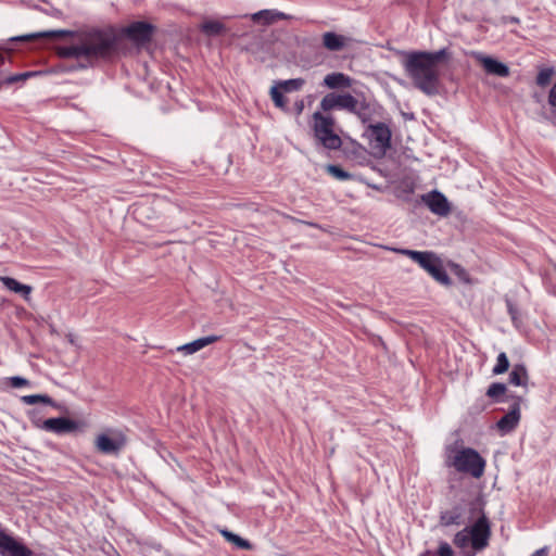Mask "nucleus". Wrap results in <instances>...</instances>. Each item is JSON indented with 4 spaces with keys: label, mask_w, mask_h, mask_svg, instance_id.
Returning a JSON list of instances; mask_svg holds the SVG:
<instances>
[{
    "label": "nucleus",
    "mask_w": 556,
    "mask_h": 556,
    "mask_svg": "<svg viewBox=\"0 0 556 556\" xmlns=\"http://www.w3.org/2000/svg\"><path fill=\"white\" fill-rule=\"evenodd\" d=\"M446 50L435 52L414 51L405 53L403 66L414 86L427 96L439 91L440 62L445 58Z\"/></svg>",
    "instance_id": "obj_1"
},
{
    "label": "nucleus",
    "mask_w": 556,
    "mask_h": 556,
    "mask_svg": "<svg viewBox=\"0 0 556 556\" xmlns=\"http://www.w3.org/2000/svg\"><path fill=\"white\" fill-rule=\"evenodd\" d=\"M471 514L477 516V520L458 531L453 539L454 545L462 551L463 556H476L485 549L492 534L490 521L480 500L471 503Z\"/></svg>",
    "instance_id": "obj_2"
},
{
    "label": "nucleus",
    "mask_w": 556,
    "mask_h": 556,
    "mask_svg": "<svg viewBox=\"0 0 556 556\" xmlns=\"http://www.w3.org/2000/svg\"><path fill=\"white\" fill-rule=\"evenodd\" d=\"M115 47V37L109 31L94 30L86 34L79 43L61 50L66 58H85L89 62L111 55Z\"/></svg>",
    "instance_id": "obj_3"
},
{
    "label": "nucleus",
    "mask_w": 556,
    "mask_h": 556,
    "mask_svg": "<svg viewBox=\"0 0 556 556\" xmlns=\"http://www.w3.org/2000/svg\"><path fill=\"white\" fill-rule=\"evenodd\" d=\"M444 463L456 472L480 479L484 475L485 459L472 447L448 445L445 447Z\"/></svg>",
    "instance_id": "obj_4"
},
{
    "label": "nucleus",
    "mask_w": 556,
    "mask_h": 556,
    "mask_svg": "<svg viewBox=\"0 0 556 556\" xmlns=\"http://www.w3.org/2000/svg\"><path fill=\"white\" fill-rule=\"evenodd\" d=\"M394 252L409 257L426 270L435 281L443 286H450L451 279L443 268L441 258L431 251H415L408 249H392Z\"/></svg>",
    "instance_id": "obj_5"
},
{
    "label": "nucleus",
    "mask_w": 556,
    "mask_h": 556,
    "mask_svg": "<svg viewBox=\"0 0 556 556\" xmlns=\"http://www.w3.org/2000/svg\"><path fill=\"white\" fill-rule=\"evenodd\" d=\"M320 109L324 112H329L332 110H344L357 115L363 122H366V116L363 112L365 109H367L365 101L359 102L351 93H327L320 101Z\"/></svg>",
    "instance_id": "obj_6"
},
{
    "label": "nucleus",
    "mask_w": 556,
    "mask_h": 556,
    "mask_svg": "<svg viewBox=\"0 0 556 556\" xmlns=\"http://www.w3.org/2000/svg\"><path fill=\"white\" fill-rule=\"evenodd\" d=\"M334 119L320 112L313 114V129L316 139L327 149L337 150L341 147V138L334 132Z\"/></svg>",
    "instance_id": "obj_7"
},
{
    "label": "nucleus",
    "mask_w": 556,
    "mask_h": 556,
    "mask_svg": "<svg viewBox=\"0 0 556 556\" xmlns=\"http://www.w3.org/2000/svg\"><path fill=\"white\" fill-rule=\"evenodd\" d=\"M127 437L124 430L110 428L97 435L94 446L103 454L117 455L126 445Z\"/></svg>",
    "instance_id": "obj_8"
},
{
    "label": "nucleus",
    "mask_w": 556,
    "mask_h": 556,
    "mask_svg": "<svg viewBox=\"0 0 556 556\" xmlns=\"http://www.w3.org/2000/svg\"><path fill=\"white\" fill-rule=\"evenodd\" d=\"M370 146L377 154L383 155L391 146V130L383 123L368 126Z\"/></svg>",
    "instance_id": "obj_9"
},
{
    "label": "nucleus",
    "mask_w": 556,
    "mask_h": 556,
    "mask_svg": "<svg viewBox=\"0 0 556 556\" xmlns=\"http://www.w3.org/2000/svg\"><path fill=\"white\" fill-rule=\"evenodd\" d=\"M421 201L433 214L439 216H447L451 212V205L446 197L440 191L433 190L422 194Z\"/></svg>",
    "instance_id": "obj_10"
},
{
    "label": "nucleus",
    "mask_w": 556,
    "mask_h": 556,
    "mask_svg": "<svg viewBox=\"0 0 556 556\" xmlns=\"http://www.w3.org/2000/svg\"><path fill=\"white\" fill-rule=\"evenodd\" d=\"M153 27L144 22H135L125 28L126 36L138 45L150 41Z\"/></svg>",
    "instance_id": "obj_11"
},
{
    "label": "nucleus",
    "mask_w": 556,
    "mask_h": 556,
    "mask_svg": "<svg viewBox=\"0 0 556 556\" xmlns=\"http://www.w3.org/2000/svg\"><path fill=\"white\" fill-rule=\"evenodd\" d=\"M475 58L488 74L498 77H507L509 75V68L506 64L482 53H475Z\"/></svg>",
    "instance_id": "obj_12"
},
{
    "label": "nucleus",
    "mask_w": 556,
    "mask_h": 556,
    "mask_svg": "<svg viewBox=\"0 0 556 556\" xmlns=\"http://www.w3.org/2000/svg\"><path fill=\"white\" fill-rule=\"evenodd\" d=\"M41 428L49 432L62 434V433H68V432L76 430L77 425L75 421H73L71 419H67L64 417H59V418L46 419L42 422Z\"/></svg>",
    "instance_id": "obj_13"
},
{
    "label": "nucleus",
    "mask_w": 556,
    "mask_h": 556,
    "mask_svg": "<svg viewBox=\"0 0 556 556\" xmlns=\"http://www.w3.org/2000/svg\"><path fill=\"white\" fill-rule=\"evenodd\" d=\"M519 420L520 407L518 403H515L511 409L497 421L496 427L502 434H507L518 426Z\"/></svg>",
    "instance_id": "obj_14"
},
{
    "label": "nucleus",
    "mask_w": 556,
    "mask_h": 556,
    "mask_svg": "<svg viewBox=\"0 0 556 556\" xmlns=\"http://www.w3.org/2000/svg\"><path fill=\"white\" fill-rule=\"evenodd\" d=\"M0 551L7 552L11 556H28L30 554L27 547L2 532H0Z\"/></svg>",
    "instance_id": "obj_15"
},
{
    "label": "nucleus",
    "mask_w": 556,
    "mask_h": 556,
    "mask_svg": "<svg viewBox=\"0 0 556 556\" xmlns=\"http://www.w3.org/2000/svg\"><path fill=\"white\" fill-rule=\"evenodd\" d=\"M220 339H222L220 336H215V334L199 338L192 342H189V343L178 346L177 351L184 353L185 355H191V354L204 349L205 346L219 341Z\"/></svg>",
    "instance_id": "obj_16"
},
{
    "label": "nucleus",
    "mask_w": 556,
    "mask_h": 556,
    "mask_svg": "<svg viewBox=\"0 0 556 556\" xmlns=\"http://www.w3.org/2000/svg\"><path fill=\"white\" fill-rule=\"evenodd\" d=\"M252 21L255 23H262L264 25H270L279 20H287L288 15L277 10H261L250 15Z\"/></svg>",
    "instance_id": "obj_17"
},
{
    "label": "nucleus",
    "mask_w": 556,
    "mask_h": 556,
    "mask_svg": "<svg viewBox=\"0 0 556 556\" xmlns=\"http://www.w3.org/2000/svg\"><path fill=\"white\" fill-rule=\"evenodd\" d=\"M349 41L350 39L345 36L336 34L333 31H327L323 35V45L329 51H340L348 45Z\"/></svg>",
    "instance_id": "obj_18"
},
{
    "label": "nucleus",
    "mask_w": 556,
    "mask_h": 556,
    "mask_svg": "<svg viewBox=\"0 0 556 556\" xmlns=\"http://www.w3.org/2000/svg\"><path fill=\"white\" fill-rule=\"evenodd\" d=\"M465 522L463 508L455 506L452 509L445 510L440 516V523L442 526H460Z\"/></svg>",
    "instance_id": "obj_19"
},
{
    "label": "nucleus",
    "mask_w": 556,
    "mask_h": 556,
    "mask_svg": "<svg viewBox=\"0 0 556 556\" xmlns=\"http://www.w3.org/2000/svg\"><path fill=\"white\" fill-rule=\"evenodd\" d=\"M353 79L343 73H330L325 76L324 85L330 89L350 88Z\"/></svg>",
    "instance_id": "obj_20"
},
{
    "label": "nucleus",
    "mask_w": 556,
    "mask_h": 556,
    "mask_svg": "<svg viewBox=\"0 0 556 556\" xmlns=\"http://www.w3.org/2000/svg\"><path fill=\"white\" fill-rule=\"evenodd\" d=\"M0 281L4 285L7 289L14 293L21 294L25 300L29 299L33 288L28 285H23L18 282L16 279L5 276H0Z\"/></svg>",
    "instance_id": "obj_21"
},
{
    "label": "nucleus",
    "mask_w": 556,
    "mask_h": 556,
    "mask_svg": "<svg viewBox=\"0 0 556 556\" xmlns=\"http://www.w3.org/2000/svg\"><path fill=\"white\" fill-rule=\"evenodd\" d=\"M529 380L528 371L525 365L517 364L509 374V382L517 387H527Z\"/></svg>",
    "instance_id": "obj_22"
},
{
    "label": "nucleus",
    "mask_w": 556,
    "mask_h": 556,
    "mask_svg": "<svg viewBox=\"0 0 556 556\" xmlns=\"http://www.w3.org/2000/svg\"><path fill=\"white\" fill-rule=\"evenodd\" d=\"M200 29L207 36H217L224 33L226 27L218 21L208 20L201 24Z\"/></svg>",
    "instance_id": "obj_23"
},
{
    "label": "nucleus",
    "mask_w": 556,
    "mask_h": 556,
    "mask_svg": "<svg viewBox=\"0 0 556 556\" xmlns=\"http://www.w3.org/2000/svg\"><path fill=\"white\" fill-rule=\"evenodd\" d=\"M67 35H70V31H67V30H61V29L60 30H47V31H39V33L25 35V36L18 37L17 39L18 40H33L36 38L54 39V38L64 37Z\"/></svg>",
    "instance_id": "obj_24"
},
{
    "label": "nucleus",
    "mask_w": 556,
    "mask_h": 556,
    "mask_svg": "<svg viewBox=\"0 0 556 556\" xmlns=\"http://www.w3.org/2000/svg\"><path fill=\"white\" fill-rule=\"evenodd\" d=\"M509 368V361H508V357L506 355V353L504 352H501L498 355H497V358H496V364L495 366L493 367L492 369V372L494 375H501V374H504L505 371H507Z\"/></svg>",
    "instance_id": "obj_25"
},
{
    "label": "nucleus",
    "mask_w": 556,
    "mask_h": 556,
    "mask_svg": "<svg viewBox=\"0 0 556 556\" xmlns=\"http://www.w3.org/2000/svg\"><path fill=\"white\" fill-rule=\"evenodd\" d=\"M22 401L27 405H34L37 403H43L48 405H52L53 401L48 395L43 394H31V395H25L22 397Z\"/></svg>",
    "instance_id": "obj_26"
},
{
    "label": "nucleus",
    "mask_w": 556,
    "mask_h": 556,
    "mask_svg": "<svg viewBox=\"0 0 556 556\" xmlns=\"http://www.w3.org/2000/svg\"><path fill=\"white\" fill-rule=\"evenodd\" d=\"M283 90L277 85L270 88V97L275 105L279 109H285L287 101L282 94Z\"/></svg>",
    "instance_id": "obj_27"
},
{
    "label": "nucleus",
    "mask_w": 556,
    "mask_h": 556,
    "mask_svg": "<svg viewBox=\"0 0 556 556\" xmlns=\"http://www.w3.org/2000/svg\"><path fill=\"white\" fill-rule=\"evenodd\" d=\"M222 534L228 542L233 543L236 546H238L240 548L247 549L250 547V543L248 541H245L244 539L240 538L239 535H237L230 531L223 530Z\"/></svg>",
    "instance_id": "obj_28"
},
{
    "label": "nucleus",
    "mask_w": 556,
    "mask_h": 556,
    "mask_svg": "<svg viewBox=\"0 0 556 556\" xmlns=\"http://www.w3.org/2000/svg\"><path fill=\"white\" fill-rule=\"evenodd\" d=\"M304 85V80L301 78L289 79L285 81H280L278 86L286 92L299 90Z\"/></svg>",
    "instance_id": "obj_29"
},
{
    "label": "nucleus",
    "mask_w": 556,
    "mask_h": 556,
    "mask_svg": "<svg viewBox=\"0 0 556 556\" xmlns=\"http://www.w3.org/2000/svg\"><path fill=\"white\" fill-rule=\"evenodd\" d=\"M327 172L337 179L345 180L351 177L349 173L337 165H328Z\"/></svg>",
    "instance_id": "obj_30"
},
{
    "label": "nucleus",
    "mask_w": 556,
    "mask_h": 556,
    "mask_svg": "<svg viewBox=\"0 0 556 556\" xmlns=\"http://www.w3.org/2000/svg\"><path fill=\"white\" fill-rule=\"evenodd\" d=\"M505 392L506 386L504 383L495 382L489 387L486 395L490 397H497L500 395H503Z\"/></svg>",
    "instance_id": "obj_31"
},
{
    "label": "nucleus",
    "mask_w": 556,
    "mask_h": 556,
    "mask_svg": "<svg viewBox=\"0 0 556 556\" xmlns=\"http://www.w3.org/2000/svg\"><path fill=\"white\" fill-rule=\"evenodd\" d=\"M552 75L553 71L551 68H544L540 71V73L536 76V84L542 87L548 85L552 79Z\"/></svg>",
    "instance_id": "obj_32"
},
{
    "label": "nucleus",
    "mask_w": 556,
    "mask_h": 556,
    "mask_svg": "<svg viewBox=\"0 0 556 556\" xmlns=\"http://www.w3.org/2000/svg\"><path fill=\"white\" fill-rule=\"evenodd\" d=\"M437 556H455V553L452 546L445 542L440 541L437 552L434 553Z\"/></svg>",
    "instance_id": "obj_33"
},
{
    "label": "nucleus",
    "mask_w": 556,
    "mask_h": 556,
    "mask_svg": "<svg viewBox=\"0 0 556 556\" xmlns=\"http://www.w3.org/2000/svg\"><path fill=\"white\" fill-rule=\"evenodd\" d=\"M28 384L29 381L23 377L14 376L10 378V386L13 388H22Z\"/></svg>",
    "instance_id": "obj_34"
},
{
    "label": "nucleus",
    "mask_w": 556,
    "mask_h": 556,
    "mask_svg": "<svg viewBox=\"0 0 556 556\" xmlns=\"http://www.w3.org/2000/svg\"><path fill=\"white\" fill-rule=\"evenodd\" d=\"M507 308H508V313L511 317V320L514 321V324H517L518 312H517V308L514 306V304L510 301H507Z\"/></svg>",
    "instance_id": "obj_35"
},
{
    "label": "nucleus",
    "mask_w": 556,
    "mask_h": 556,
    "mask_svg": "<svg viewBox=\"0 0 556 556\" xmlns=\"http://www.w3.org/2000/svg\"><path fill=\"white\" fill-rule=\"evenodd\" d=\"M548 103L551 106L556 108V81L549 91Z\"/></svg>",
    "instance_id": "obj_36"
},
{
    "label": "nucleus",
    "mask_w": 556,
    "mask_h": 556,
    "mask_svg": "<svg viewBox=\"0 0 556 556\" xmlns=\"http://www.w3.org/2000/svg\"><path fill=\"white\" fill-rule=\"evenodd\" d=\"M530 556H548V547L544 546V547L535 551Z\"/></svg>",
    "instance_id": "obj_37"
},
{
    "label": "nucleus",
    "mask_w": 556,
    "mask_h": 556,
    "mask_svg": "<svg viewBox=\"0 0 556 556\" xmlns=\"http://www.w3.org/2000/svg\"><path fill=\"white\" fill-rule=\"evenodd\" d=\"M29 74H22V75H16V76H12L8 79V83H14V81H17L20 79H24L26 77H28Z\"/></svg>",
    "instance_id": "obj_38"
},
{
    "label": "nucleus",
    "mask_w": 556,
    "mask_h": 556,
    "mask_svg": "<svg viewBox=\"0 0 556 556\" xmlns=\"http://www.w3.org/2000/svg\"><path fill=\"white\" fill-rule=\"evenodd\" d=\"M456 267H457V269H458L457 274L459 275V277H462V278H464V279H465V276H466L465 270H464V269H462V268H459L458 266H456Z\"/></svg>",
    "instance_id": "obj_39"
},
{
    "label": "nucleus",
    "mask_w": 556,
    "mask_h": 556,
    "mask_svg": "<svg viewBox=\"0 0 556 556\" xmlns=\"http://www.w3.org/2000/svg\"><path fill=\"white\" fill-rule=\"evenodd\" d=\"M420 556H437V555L427 551V552L422 553Z\"/></svg>",
    "instance_id": "obj_40"
},
{
    "label": "nucleus",
    "mask_w": 556,
    "mask_h": 556,
    "mask_svg": "<svg viewBox=\"0 0 556 556\" xmlns=\"http://www.w3.org/2000/svg\"><path fill=\"white\" fill-rule=\"evenodd\" d=\"M298 109H299V113H301V111L303 110V102H301V103L298 105Z\"/></svg>",
    "instance_id": "obj_41"
}]
</instances>
